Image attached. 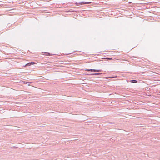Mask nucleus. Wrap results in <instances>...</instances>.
I'll list each match as a JSON object with an SVG mask.
<instances>
[{
	"instance_id": "6e6552de",
	"label": "nucleus",
	"mask_w": 160,
	"mask_h": 160,
	"mask_svg": "<svg viewBox=\"0 0 160 160\" xmlns=\"http://www.w3.org/2000/svg\"><path fill=\"white\" fill-rule=\"evenodd\" d=\"M85 3H86V4H89V3H91V2H85Z\"/></svg>"
},
{
	"instance_id": "423d86ee",
	"label": "nucleus",
	"mask_w": 160,
	"mask_h": 160,
	"mask_svg": "<svg viewBox=\"0 0 160 160\" xmlns=\"http://www.w3.org/2000/svg\"><path fill=\"white\" fill-rule=\"evenodd\" d=\"M101 59H109V60H110L111 59H112V58H101Z\"/></svg>"
},
{
	"instance_id": "f257e3e1",
	"label": "nucleus",
	"mask_w": 160,
	"mask_h": 160,
	"mask_svg": "<svg viewBox=\"0 0 160 160\" xmlns=\"http://www.w3.org/2000/svg\"><path fill=\"white\" fill-rule=\"evenodd\" d=\"M35 63L34 62H29L27 64H26L25 66H31V65H33L35 64Z\"/></svg>"
},
{
	"instance_id": "7ed1b4c3",
	"label": "nucleus",
	"mask_w": 160,
	"mask_h": 160,
	"mask_svg": "<svg viewBox=\"0 0 160 160\" xmlns=\"http://www.w3.org/2000/svg\"><path fill=\"white\" fill-rule=\"evenodd\" d=\"M95 69H86V71H93L94 72Z\"/></svg>"
},
{
	"instance_id": "f03ea898",
	"label": "nucleus",
	"mask_w": 160,
	"mask_h": 160,
	"mask_svg": "<svg viewBox=\"0 0 160 160\" xmlns=\"http://www.w3.org/2000/svg\"><path fill=\"white\" fill-rule=\"evenodd\" d=\"M130 82L133 83H135L137 82V81L135 80H130Z\"/></svg>"
},
{
	"instance_id": "1a4fd4ad",
	"label": "nucleus",
	"mask_w": 160,
	"mask_h": 160,
	"mask_svg": "<svg viewBox=\"0 0 160 160\" xmlns=\"http://www.w3.org/2000/svg\"><path fill=\"white\" fill-rule=\"evenodd\" d=\"M112 78V77H106V78L108 79V78Z\"/></svg>"
},
{
	"instance_id": "0eeeda50",
	"label": "nucleus",
	"mask_w": 160,
	"mask_h": 160,
	"mask_svg": "<svg viewBox=\"0 0 160 160\" xmlns=\"http://www.w3.org/2000/svg\"><path fill=\"white\" fill-rule=\"evenodd\" d=\"M86 4V3H85V2H81L80 3H79V4Z\"/></svg>"
},
{
	"instance_id": "9d476101",
	"label": "nucleus",
	"mask_w": 160,
	"mask_h": 160,
	"mask_svg": "<svg viewBox=\"0 0 160 160\" xmlns=\"http://www.w3.org/2000/svg\"><path fill=\"white\" fill-rule=\"evenodd\" d=\"M13 148H16L15 147H13Z\"/></svg>"
},
{
	"instance_id": "20e7f679",
	"label": "nucleus",
	"mask_w": 160,
	"mask_h": 160,
	"mask_svg": "<svg viewBox=\"0 0 160 160\" xmlns=\"http://www.w3.org/2000/svg\"><path fill=\"white\" fill-rule=\"evenodd\" d=\"M101 71V70H97V69H95L94 72H100Z\"/></svg>"
},
{
	"instance_id": "39448f33",
	"label": "nucleus",
	"mask_w": 160,
	"mask_h": 160,
	"mask_svg": "<svg viewBox=\"0 0 160 160\" xmlns=\"http://www.w3.org/2000/svg\"><path fill=\"white\" fill-rule=\"evenodd\" d=\"M102 73H95L91 74V75H99L101 74H102Z\"/></svg>"
}]
</instances>
